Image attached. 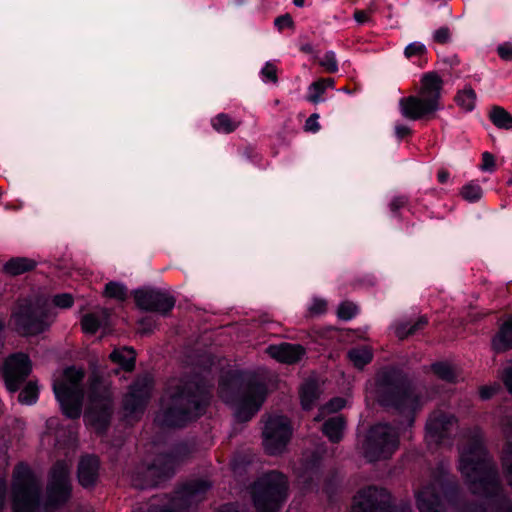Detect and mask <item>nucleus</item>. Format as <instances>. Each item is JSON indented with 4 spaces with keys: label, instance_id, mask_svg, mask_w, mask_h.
<instances>
[{
    "label": "nucleus",
    "instance_id": "1",
    "mask_svg": "<svg viewBox=\"0 0 512 512\" xmlns=\"http://www.w3.org/2000/svg\"><path fill=\"white\" fill-rule=\"evenodd\" d=\"M458 469L473 494L484 497L483 505L469 506L464 512H512V504L503 493L496 465L484 446L483 434L475 427L463 433Z\"/></svg>",
    "mask_w": 512,
    "mask_h": 512
},
{
    "label": "nucleus",
    "instance_id": "2",
    "mask_svg": "<svg viewBox=\"0 0 512 512\" xmlns=\"http://www.w3.org/2000/svg\"><path fill=\"white\" fill-rule=\"evenodd\" d=\"M70 461H58L50 473L47 498L40 504L41 484L31 469L20 463L13 472V512H49L68 501L71 494Z\"/></svg>",
    "mask_w": 512,
    "mask_h": 512
},
{
    "label": "nucleus",
    "instance_id": "3",
    "mask_svg": "<svg viewBox=\"0 0 512 512\" xmlns=\"http://www.w3.org/2000/svg\"><path fill=\"white\" fill-rule=\"evenodd\" d=\"M210 391L197 375L168 380L161 397L156 421L167 427H181L205 412Z\"/></svg>",
    "mask_w": 512,
    "mask_h": 512
},
{
    "label": "nucleus",
    "instance_id": "4",
    "mask_svg": "<svg viewBox=\"0 0 512 512\" xmlns=\"http://www.w3.org/2000/svg\"><path fill=\"white\" fill-rule=\"evenodd\" d=\"M376 391L382 406L395 409L412 425L414 414L423 403L406 379L394 371H383L377 375Z\"/></svg>",
    "mask_w": 512,
    "mask_h": 512
},
{
    "label": "nucleus",
    "instance_id": "5",
    "mask_svg": "<svg viewBox=\"0 0 512 512\" xmlns=\"http://www.w3.org/2000/svg\"><path fill=\"white\" fill-rule=\"evenodd\" d=\"M459 486L443 466L432 473L428 483L422 484L415 492L420 512H445L443 502L458 507Z\"/></svg>",
    "mask_w": 512,
    "mask_h": 512
},
{
    "label": "nucleus",
    "instance_id": "6",
    "mask_svg": "<svg viewBox=\"0 0 512 512\" xmlns=\"http://www.w3.org/2000/svg\"><path fill=\"white\" fill-rule=\"evenodd\" d=\"M209 488V482L194 480L176 491L173 497L167 495L152 497L149 502L139 507L137 512H183L203 501Z\"/></svg>",
    "mask_w": 512,
    "mask_h": 512
},
{
    "label": "nucleus",
    "instance_id": "7",
    "mask_svg": "<svg viewBox=\"0 0 512 512\" xmlns=\"http://www.w3.org/2000/svg\"><path fill=\"white\" fill-rule=\"evenodd\" d=\"M85 373L74 366L63 371L61 379L55 380L53 390L61 404L63 413L72 419L80 416L84 391L82 381Z\"/></svg>",
    "mask_w": 512,
    "mask_h": 512
},
{
    "label": "nucleus",
    "instance_id": "8",
    "mask_svg": "<svg viewBox=\"0 0 512 512\" xmlns=\"http://www.w3.org/2000/svg\"><path fill=\"white\" fill-rule=\"evenodd\" d=\"M287 478L271 471L260 477L252 487V497L257 512H278L287 497Z\"/></svg>",
    "mask_w": 512,
    "mask_h": 512
},
{
    "label": "nucleus",
    "instance_id": "9",
    "mask_svg": "<svg viewBox=\"0 0 512 512\" xmlns=\"http://www.w3.org/2000/svg\"><path fill=\"white\" fill-rule=\"evenodd\" d=\"M55 314L45 303L19 302L11 320L15 330L23 335H36L43 332L54 320Z\"/></svg>",
    "mask_w": 512,
    "mask_h": 512
},
{
    "label": "nucleus",
    "instance_id": "10",
    "mask_svg": "<svg viewBox=\"0 0 512 512\" xmlns=\"http://www.w3.org/2000/svg\"><path fill=\"white\" fill-rule=\"evenodd\" d=\"M89 400L85 421L97 432H102L108 426L112 414V394L109 387L96 376L90 382Z\"/></svg>",
    "mask_w": 512,
    "mask_h": 512
},
{
    "label": "nucleus",
    "instance_id": "11",
    "mask_svg": "<svg viewBox=\"0 0 512 512\" xmlns=\"http://www.w3.org/2000/svg\"><path fill=\"white\" fill-rule=\"evenodd\" d=\"M399 447V432L389 424H376L368 432L363 443L365 458L379 461L390 458Z\"/></svg>",
    "mask_w": 512,
    "mask_h": 512
},
{
    "label": "nucleus",
    "instance_id": "12",
    "mask_svg": "<svg viewBox=\"0 0 512 512\" xmlns=\"http://www.w3.org/2000/svg\"><path fill=\"white\" fill-rule=\"evenodd\" d=\"M180 462L178 452L161 454L152 464H141L130 473L131 484L136 488H147L157 485L169 477Z\"/></svg>",
    "mask_w": 512,
    "mask_h": 512
},
{
    "label": "nucleus",
    "instance_id": "13",
    "mask_svg": "<svg viewBox=\"0 0 512 512\" xmlns=\"http://www.w3.org/2000/svg\"><path fill=\"white\" fill-rule=\"evenodd\" d=\"M267 388L259 378H251L235 401V418L239 422L249 421L265 401Z\"/></svg>",
    "mask_w": 512,
    "mask_h": 512
},
{
    "label": "nucleus",
    "instance_id": "14",
    "mask_svg": "<svg viewBox=\"0 0 512 512\" xmlns=\"http://www.w3.org/2000/svg\"><path fill=\"white\" fill-rule=\"evenodd\" d=\"M263 447L267 454L278 455L284 452L292 437L289 419L282 415H270L263 428Z\"/></svg>",
    "mask_w": 512,
    "mask_h": 512
},
{
    "label": "nucleus",
    "instance_id": "15",
    "mask_svg": "<svg viewBox=\"0 0 512 512\" xmlns=\"http://www.w3.org/2000/svg\"><path fill=\"white\" fill-rule=\"evenodd\" d=\"M153 389V379L149 375L139 377L123 399L124 417L128 422L138 420L147 406Z\"/></svg>",
    "mask_w": 512,
    "mask_h": 512
},
{
    "label": "nucleus",
    "instance_id": "16",
    "mask_svg": "<svg viewBox=\"0 0 512 512\" xmlns=\"http://www.w3.org/2000/svg\"><path fill=\"white\" fill-rule=\"evenodd\" d=\"M457 418L444 410L433 411L426 423L425 440L430 445H440L448 441L457 428Z\"/></svg>",
    "mask_w": 512,
    "mask_h": 512
},
{
    "label": "nucleus",
    "instance_id": "17",
    "mask_svg": "<svg viewBox=\"0 0 512 512\" xmlns=\"http://www.w3.org/2000/svg\"><path fill=\"white\" fill-rule=\"evenodd\" d=\"M390 498L385 489L368 487L354 497L351 512H397L390 506Z\"/></svg>",
    "mask_w": 512,
    "mask_h": 512
},
{
    "label": "nucleus",
    "instance_id": "18",
    "mask_svg": "<svg viewBox=\"0 0 512 512\" xmlns=\"http://www.w3.org/2000/svg\"><path fill=\"white\" fill-rule=\"evenodd\" d=\"M29 357L23 353L9 356L3 366V378L10 392H16L31 372Z\"/></svg>",
    "mask_w": 512,
    "mask_h": 512
},
{
    "label": "nucleus",
    "instance_id": "19",
    "mask_svg": "<svg viewBox=\"0 0 512 512\" xmlns=\"http://www.w3.org/2000/svg\"><path fill=\"white\" fill-rule=\"evenodd\" d=\"M134 300L142 310L169 313L175 306L176 300L169 293L156 289H139L134 292Z\"/></svg>",
    "mask_w": 512,
    "mask_h": 512
},
{
    "label": "nucleus",
    "instance_id": "20",
    "mask_svg": "<svg viewBox=\"0 0 512 512\" xmlns=\"http://www.w3.org/2000/svg\"><path fill=\"white\" fill-rule=\"evenodd\" d=\"M401 114L409 120L429 119L437 111L432 104L423 99L419 94L403 97L399 101Z\"/></svg>",
    "mask_w": 512,
    "mask_h": 512
},
{
    "label": "nucleus",
    "instance_id": "21",
    "mask_svg": "<svg viewBox=\"0 0 512 512\" xmlns=\"http://www.w3.org/2000/svg\"><path fill=\"white\" fill-rule=\"evenodd\" d=\"M443 85V79L437 72L424 73L420 79L418 94L439 110L441 107Z\"/></svg>",
    "mask_w": 512,
    "mask_h": 512
},
{
    "label": "nucleus",
    "instance_id": "22",
    "mask_svg": "<svg viewBox=\"0 0 512 512\" xmlns=\"http://www.w3.org/2000/svg\"><path fill=\"white\" fill-rule=\"evenodd\" d=\"M266 351L272 358L286 364L298 362L305 353L303 346L291 343L270 345Z\"/></svg>",
    "mask_w": 512,
    "mask_h": 512
},
{
    "label": "nucleus",
    "instance_id": "23",
    "mask_svg": "<svg viewBox=\"0 0 512 512\" xmlns=\"http://www.w3.org/2000/svg\"><path fill=\"white\" fill-rule=\"evenodd\" d=\"M99 459L96 456H85L78 466V479L83 487L93 486L98 478Z\"/></svg>",
    "mask_w": 512,
    "mask_h": 512
},
{
    "label": "nucleus",
    "instance_id": "24",
    "mask_svg": "<svg viewBox=\"0 0 512 512\" xmlns=\"http://www.w3.org/2000/svg\"><path fill=\"white\" fill-rule=\"evenodd\" d=\"M345 426V418L341 415H337L324 422L322 431L331 442L338 443L343 438Z\"/></svg>",
    "mask_w": 512,
    "mask_h": 512
},
{
    "label": "nucleus",
    "instance_id": "25",
    "mask_svg": "<svg viewBox=\"0 0 512 512\" xmlns=\"http://www.w3.org/2000/svg\"><path fill=\"white\" fill-rule=\"evenodd\" d=\"M428 324L426 316H420L414 321H406L398 323L395 327V335L400 340H404L409 336L423 330Z\"/></svg>",
    "mask_w": 512,
    "mask_h": 512
},
{
    "label": "nucleus",
    "instance_id": "26",
    "mask_svg": "<svg viewBox=\"0 0 512 512\" xmlns=\"http://www.w3.org/2000/svg\"><path fill=\"white\" fill-rule=\"evenodd\" d=\"M211 125L218 133L229 134L241 125V121L233 119L226 113H220L211 120Z\"/></svg>",
    "mask_w": 512,
    "mask_h": 512
},
{
    "label": "nucleus",
    "instance_id": "27",
    "mask_svg": "<svg viewBox=\"0 0 512 512\" xmlns=\"http://www.w3.org/2000/svg\"><path fill=\"white\" fill-rule=\"evenodd\" d=\"M35 266L36 262L32 259L25 257H16L10 259L4 265V271L10 275L16 276L33 270Z\"/></svg>",
    "mask_w": 512,
    "mask_h": 512
},
{
    "label": "nucleus",
    "instance_id": "28",
    "mask_svg": "<svg viewBox=\"0 0 512 512\" xmlns=\"http://www.w3.org/2000/svg\"><path fill=\"white\" fill-rule=\"evenodd\" d=\"M110 359L119 364L125 371H132L135 367V351L132 348L116 349L110 354Z\"/></svg>",
    "mask_w": 512,
    "mask_h": 512
},
{
    "label": "nucleus",
    "instance_id": "29",
    "mask_svg": "<svg viewBox=\"0 0 512 512\" xmlns=\"http://www.w3.org/2000/svg\"><path fill=\"white\" fill-rule=\"evenodd\" d=\"M493 343L495 349L499 351H505L512 348V317L506 320L500 327Z\"/></svg>",
    "mask_w": 512,
    "mask_h": 512
},
{
    "label": "nucleus",
    "instance_id": "30",
    "mask_svg": "<svg viewBox=\"0 0 512 512\" xmlns=\"http://www.w3.org/2000/svg\"><path fill=\"white\" fill-rule=\"evenodd\" d=\"M319 394L320 392L316 382H305L300 389L302 407L306 410L311 409L315 401L319 398Z\"/></svg>",
    "mask_w": 512,
    "mask_h": 512
},
{
    "label": "nucleus",
    "instance_id": "31",
    "mask_svg": "<svg viewBox=\"0 0 512 512\" xmlns=\"http://www.w3.org/2000/svg\"><path fill=\"white\" fill-rule=\"evenodd\" d=\"M335 81L333 78H320L317 81L313 82L309 86V95L307 96V100L311 103H318L322 94L328 88H334Z\"/></svg>",
    "mask_w": 512,
    "mask_h": 512
},
{
    "label": "nucleus",
    "instance_id": "32",
    "mask_svg": "<svg viewBox=\"0 0 512 512\" xmlns=\"http://www.w3.org/2000/svg\"><path fill=\"white\" fill-rule=\"evenodd\" d=\"M348 358L355 367L361 369L371 362L373 354L368 346H359L348 351Z\"/></svg>",
    "mask_w": 512,
    "mask_h": 512
},
{
    "label": "nucleus",
    "instance_id": "33",
    "mask_svg": "<svg viewBox=\"0 0 512 512\" xmlns=\"http://www.w3.org/2000/svg\"><path fill=\"white\" fill-rule=\"evenodd\" d=\"M491 122L500 129L512 128V115L500 106H494L489 114Z\"/></svg>",
    "mask_w": 512,
    "mask_h": 512
},
{
    "label": "nucleus",
    "instance_id": "34",
    "mask_svg": "<svg viewBox=\"0 0 512 512\" xmlns=\"http://www.w3.org/2000/svg\"><path fill=\"white\" fill-rule=\"evenodd\" d=\"M455 102L464 110L472 111L476 103V93L471 86H466L456 94Z\"/></svg>",
    "mask_w": 512,
    "mask_h": 512
},
{
    "label": "nucleus",
    "instance_id": "35",
    "mask_svg": "<svg viewBox=\"0 0 512 512\" xmlns=\"http://www.w3.org/2000/svg\"><path fill=\"white\" fill-rule=\"evenodd\" d=\"M482 188L479 184L470 182L460 190L461 197L468 202H476L482 197Z\"/></svg>",
    "mask_w": 512,
    "mask_h": 512
},
{
    "label": "nucleus",
    "instance_id": "36",
    "mask_svg": "<svg viewBox=\"0 0 512 512\" xmlns=\"http://www.w3.org/2000/svg\"><path fill=\"white\" fill-rule=\"evenodd\" d=\"M38 398V387L35 382H28L23 390L19 393L18 400L22 404H33Z\"/></svg>",
    "mask_w": 512,
    "mask_h": 512
},
{
    "label": "nucleus",
    "instance_id": "37",
    "mask_svg": "<svg viewBox=\"0 0 512 512\" xmlns=\"http://www.w3.org/2000/svg\"><path fill=\"white\" fill-rule=\"evenodd\" d=\"M104 295L108 298L124 301L127 298V289L117 282H109L105 285Z\"/></svg>",
    "mask_w": 512,
    "mask_h": 512
},
{
    "label": "nucleus",
    "instance_id": "38",
    "mask_svg": "<svg viewBox=\"0 0 512 512\" xmlns=\"http://www.w3.org/2000/svg\"><path fill=\"white\" fill-rule=\"evenodd\" d=\"M432 371L441 379L452 382L456 379L455 369L447 363H436L432 365Z\"/></svg>",
    "mask_w": 512,
    "mask_h": 512
},
{
    "label": "nucleus",
    "instance_id": "39",
    "mask_svg": "<svg viewBox=\"0 0 512 512\" xmlns=\"http://www.w3.org/2000/svg\"><path fill=\"white\" fill-rule=\"evenodd\" d=\"M345 406V400L336 397L329 401L325 406L320 408L319 414L315 417V421H321L326 413L337 412Z\"/></svg>",
    "mask_w": 512,
    "mask_h": 512
},
{
    "label": "nucleus",
    "instance_id": "40",
    "mask_svg": "<svg viewBox=\"0 0 512 512\" xmlns=\"http://www.w3.org/2000/svg\"><path fill=\"white\" fill-rule=\"evenodd\" d=\"M358 312L357 306L350 301L342 302L337 310V316L341 320H350L352 319Z\"/></svg>",
    "mask_w": 512,
    "mask_h": 512
},
{
    "label": "nucleus",
    "instance_id": "41",
    "mask_svg": "<svg viewBox=\"0 0 512 512\" xmlns=\"http://www.w3.org/2000/svg\"><path fill=\"white\" fill-rule=\"evenodd\" d=\"M319 65L323 67L327 73H336L338 71V63L335 53L332 51L326 52L319 60Z\"/></svg>",
    "mask_w": 512,
    "mask_h": 512
},
{
    "label": "nucleus",
    "instance_id": "42",
    "mask_svg": "<svg viewBox=\"0 0 512 512\" xmlns=\"http://www.w3.org/2000/svg\"><path fill=\"white\" fill-rule=\"evenodd\" d=\"M82 330L89 334H94L100 326L98 318L90 313L83 316L81 320Z\"/></svg>",
    "mask_w": 512,
    "mask_h": 512
},
{
    "label": "nucleus",
    "instance_id": "43",
    "mask_svg": "<svg viewBox=\"0 0 512 512\" xmlns=\"http://www.w3.org/2000/svg\"><path fill=\"white\" fill-rule=\"evenodd\" d=\"M261 76L264 81H269L276 84L278 82L277 66L271 62H267L261 70Z\"/></svg>",
    "mask_w": 512,
    "mask_h": 512
},
{
    "label": "nucleus",
    "instance_id": "44",
    "mask_svg": "<svg viewBox=\"0 0 512 512\" xmlns=\"http://www.w3.org/2000/svg\"><path fill=\"white\" fill-rule=\"evenodd\" d=\"M426 52H427V49L422 43L413 42V43L409 44L408 46H406V48L404 50V55L408 59H410L412 57H421V56L425 55Z\"/></svg>",
    "mask_w": 512,
    "mask_h": 512
},
{
    "label": "nucleus",
    "instance_id": "45",
    "mask_svg": "<svg viewBox=\"0 0 512 512\" xmlns=\"http://www.w3.org/2000/svg\"><path fill=\"white\" fill-rule=\"evenodd\" d=\"M52 302L56 307L67 309L73 305L74 299L71 294L63 293L55 295L52 299Z\"/></svg>",
    "mask_w": 512,
    "mask_h": 512
},
{
    "label": "nucleus",
    "instance_id": "46",
    "mask_svg": "<svg viewBox=\"0 0 512 512\" xmlns=\"http://www.w3.org/2000/svg\"><path fill=\"white\" fill-rule=\"evenodd\" d=\"M451 39V32L448 27H440L433 34V40L438 44H446Z\"/></svg>",
    "mask_w": 512,
    "mask_h": 512
},
{
    "label": "nucleus",
    "instance_id": "47",
    "mask_svg": "<svg viewBox=\"0 0 512 512\" xmlns=\"http://www.w3.org/2000/svg\"><path fill=\"white\" fill-rule=\"evenodd\" d=\"M408 202V197L404 195L396 196L391 200L389 208L392 213L397 214L400 209L405 208L408 205Z\"/></svg>",
    "mask_w": 512,
    "mask_h": 512
},
{
    "label": "nucleus",
    "instance_id": "48",
    "mask_svg": "<svg viewBox=\"0 0 512 512\" xmlns=\"http://www.w3.org/2000/svg\"><path fill=\"white\" fill-rule=\"evenodd\" d=\"M232 382H234V379L233 377L231 378L230 381L226 380L225 378H223L219 384V393H220V397L227 403L231 402L232 399L230 397V388H231V385H232Z\"/></svg>",
    "mask_w": 512,
    "mask_h": 512
},
{
    "label": "nucleus",
    "instance_id": "49",
    "mask_svg": "<svg viewBox=\"0 0 512 512\" xmlns=\"http://www.w3.org/2000/svg\"><path fill=\"white\" fill-rule=\"evenodd\" d=\"M327 302L323 299H314L311 306L309 307V313L311 315H321L326 312Z\"/></svg>",
    "mask_w": 512,
    "mask_h": 512
},
{
    "label": "nucleus",
    "instance_id": "50",
    "mask_svg": "<svg viewBox=\"0 0 512 512\" xmlns=\"http://www.w3.org/2000/svg\"><path fill=\"white\" fill-rule=\"evenodd\" d=\"M481 169L484 171H494L495 170V158L491 153L484 152L482 154Z\"/></svg>",
    "mask_w": 512,
    "mask_h": 512
},
{
    "label": "nucleus",
    "instance_id": "51",
    "mask_svg": "<svg viewBox=\"0 0 512 512\" xmlns=\"http://www.w3.org/2000/svg\"><path fill=\"white\" fill-rule=\"evenodd\" d=\"M319 115L314 113L312 114L305 122L304 129L307 132L316 133L320 130V124L318 123Z\"/></svg>",
    "mask_w": 512,
    "mask_h": 512
},
{
    "label": "nucleus",
    "instance_id": "52",
    "mask_svg": "<svg viewBox=\"0 0 512 512\" xmlns=\"http://www.w3.org/2000/svg\"><path fill=\"white\" fill-rule=\"evenodd\" d=\"M498 55L501 59L510 61L512 60V44L511 43H503L497 48Z\"/></svg>",
    "mask_w": 512,
    "mask_h": 512
},
{
    "label": "nucleus",
    "instance_id": "53",
    "mask_svg": "<svg viewBox=\"0 0 512 512\" xmlns=\"http://www.w3.org/2000/svg\"><path fill=\"white\" fill-rule=\"evenodd\" d=\"M275 25L279 30L293 27V20L289 14L279 16L275 19Z\"/></svg>",
    "mask_w": 512,
    "mask_h": 512
},
{
    "label": "nucleus",
    "instance_id": "54",
    "mask_svg": "<svg viewBox=\"0 0 512 512\" xmlns=\"http://www.w3.org/2000/svg\"><path fill=\"white\" fill-rule=\"evenodd\" d=\"M499 389V385L482 386L479 389V395L481 399L487 400L490 399Z\"/></svg>",
    "mask_w": 512,
    "mask_h": 512
},
{
    "label": "nucleus",
    "instance_id": "55",
    "mask_svg": "<svg viewBox=\"0 0 512 512\" xmlns=\"http://www.w3.org/2000/svg\"><path fill=\"white\" fill-rule=\"evenodd\" d=\"M370 18H371V12H369L367 10H356L354 12V19L359 24H364V23L368 22L370 20Z\"/></svg>",
    "mask_w": 512,
    "mask_h": 512
},
{
    "label": "nucleus",
    "instance_id": "56",
    "mask_svg": "<svg viewBox=\"0 0 512 512\" xmlns=\"http://www.w3.org/2000/svg\"><path fill=\"white\" fill-rule=\"evenodd\" d=\"M6 493H7L6 480L4 478H0V512H2L5 507Z\"/></svg>",
    "mask_w": 512,
    "mask_h": 512
},
{
    "label": "nucleus",
    "instance_id": "57",
    "mask_svg": "<svg viewBox=\"0 0 512 512\" xmlns=\"http://www.w3.org/2000/svg\"><path fill=\"white\" fill-rule=\"evenodd\" d=\"M396 135L399 139H403L411 134V130L406 125H397L395 127Z\"/></svg>",
    "mask_w": 512,
    "mask_h": 512
},
{
    "label": "nucleus",
    "instance_id": "58",
    "mask_svg": "<svg viewBox=\"0 0 512 512\" xmlns=\"http://www.w3.org/2000/svg\"><path fill=\"white\" fill-rule=\"evenodd\" d=\"M503 381L509 392L512 394V367L505 371Z\"/></svg>",
    "mask_w": 512,
    "mask_h": 512
},
{
    "label": "nucleus",
    "instance_id": "59",
    "mask_svg": "<svg viewBox=\"0 0 512 512\" xmlns=\"http://www.w3.org/2000/svg\"><path fill=\"white\" fill-rule=\"evenodd\" d=\"M450 173L447 169L441 168L437 172V179L440 183L444 184L449 180Z\"/></svg>",
    "mask_w": 512,
    "mask_h": 512
},
{
    "label": "nucleus",
    "instance_id": "60",
    "mask_svg": "<svg viewBox=\"0 0 512 512\" xmlns=\"http://www.w3.org/2000/svg\"><path fill=\"white\" fill-rule=\"evenodd\" d=\"M218 512H238L233 504L224 505Z\"/></svg>",
    "mask_w": 512,
    "mask_h": 512
},
{
    "label": "nucleus",
    "instance_id": "61",
    "mask_svg": "<svg viewBox=\"0 0 512 512\" xmlns=\"http://www.w3.org/2000/svg\"><path fill=\"white\" fill-rule=\"evenodd\" d=\"M293 3H294L297 7H303V6H304V0H293Z\"/></svg>",
    "mask_w": 512,
    "mask_h": 512
},
{
    "label": "nucleus",
    "instance_id": "62",
    "mask_svg": "<svg viewBox=\"0 0 512 512\" xmlns=\"http://www.w3.org/2000/svg\"><path fill=\"white\" fill-rule=\"evenodd\" d=\"M302 51H304V52H310V51H311V47H310L309 45H307V46H303V47H302Z\"/></svg>",
    "mask_w": 512,
    "mask_h": 512
},
{
    "label": "nucleus",
    "instance_id": "63",
    "mask_svg": "<svg viewBox=\"0 0 512 512\" xmlns=\"http://www.w3.org/2000/svg\"><path fill=\"white\" fill-rule=\"evenodd\" d=\"M507 184L510 186L512 185V177L508 180Z\"/></svg>",
    "mask_w": 512,
    "mask_h": 512
}]
</instances>
